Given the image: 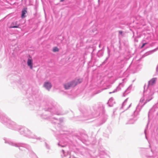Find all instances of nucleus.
Listing matches in <instances>:
<instances>
[{
	"label": "nucleus",
	"instance_id": "f257e3e1",
	"mask_svg": "<svg viewBox=\"0 0 158 158\" xmlns=\"http://www.w3.org/2000/svg\"><path fill=\"white\" fill-rule=\"evenodd\" d=\"M64 114L59 105L55 103L49 102L47 107L43 110V113L40 114V116L42 118L49 120L52 124H58V126H59L63 119L60 118L58 119L53 116L54 114L60 115Z\"/></svg>",
	"mask_w": 158,
	"mask_h": 158
},
{
	"label": "nucleus",
	"instance_id": "f03ea898",
	"mask_svg": "<svg viewBox=\"0 0 158 158\" xmlns=\"http://www.w3.org/2000/svg\"><path fill=\"white\" fill-rule=\"evenodd\" d=\"M93 109L94 111H92L89 108L84 109L82 110L81 116L78 117V120L85 123L91 122V121H89V120L99 115L102 108L101 106L95 105L93 107Z\"/></svg>",
	"mask_w": 158,
	"mask_h": 158
},
{
	"label": "nucleus",
	"instance_id": "7ed1b4c3",
	"mask_svg": "<svg viewBox=\"0 0 158 158\" xmlns=\"http://www.w3.org/2000/svg\"><path fill=\"white\" fill-rule=\"evenodd\" d=\"M5 143L9 145L18 148L20 151L22 152L26 151V150L31 151V148L29 144L23 143H16L10 139L4 138L3 139Z\"/></svg>",
	"mask_w": 158,
	"mask_h": 158
},
{
	"label": "nucleus",
	"instance_id": "20e7f679",
	"mask_svg": "<svg viewBox=\"0 0 158 158\" xmlns=\"http://www.w3.org/2000/svg\"><path fill=\"white\" fill-rule=\"evenodd\" d=\"M19 132L24 136L29 138L36 139L37 140H41V138L34 135L32 132L27 127L22 126L20 129Z\"/></svg>",
	"mask_w": 158,
	"mask_h": 158
},
{
	"label": "nucleus",
	"instance_id": "39448f33",
	"mask_svg": "<svg viewBox=\"0 0 158 158\" xmlns=\"http://www.w3.org/2000/svg\"><path fill=\"white\" fill-rule=\"evenodd\" d=\"M154 92L153 91L149 89H146V85L144 87V91L143 92V98H141V100L142 101H145L144 103H146L151 100L153 98V95Z\"/></svg>",
	"mask_w": 158,
	"mask_h": 158
},
{
	"label": "nucleus",
	"instance_id": "423d86ee",
	"mask_svg": "<svg viewBox=\"0 0 158 158\" xmlns=\"http://www.w3.org/2000/svg\"><path fill=\"white\" fill-rule=\"evenodd\" d=\"M6 121L3 120L2 119H1V121L3 123H5L6 124V126L9 128L15 131H19L21 127L22 126L18 125L15 122L11 121L10 119H8L7 118H5Z\"/></svg>",
	"mask_w": 158,
	"mask_h": 158
},
{
	"label": "nucleus",
	"instance_id": "0eeeda50",
	"mask_svg": "<svg viewBox=\"0 0 158 158\" xmlns=\"http://www.w3.org/2000/svg\"><path fill=\"white\" fill-rule=\"evenodd\" d=\"M99 156H97L96 158H110L109 153L103 149L99 150Z\"/></svg>",
	"mask_w": 158,
	"mask_h": 158
},
{
	"label": "nucleus",
	"instance_id": "6e6552de",
	"mask_svg": "<svg viewBox=\"0 0 158 158\" xmlns=\"http://www.w3.org/2000/svg\"><path fill=\"white\" fill-rule=\"evenodd\" d=\"M82 81L81 78H76L69 82L72 88L75 87L77 84L81 83Z\"/></svg>",
	"mask_w": 158,
	"mask_h": 158
},
{
	"label": "nucleus",
	"instance_id": "1a4fd4ad",
	"mask_svg": "<svg viewBox=\"0 0 158 158\" xmlns=\"http://www.w3.org/2000/svg\"><path fill=\"white\" fill-rule=\"evenodd\" d=\"M156 80V78H153L150 80L148 81V85L147 87L146 86V89H151L152 86L155 84Z\"/></svg>",
	"mask_w": 158,
	"mask_h": 158
},
{
	"label": "nucleus",
	"instance_id": "9d476101",
	"mask_svg": "<svg viewBox=\"0 0 158 158\" xmlns=\"http://www.w3.org/2000/svg\"><path fill=\"white\" fill-rule=\"evenodd\" d=\"M5 118H7L8 119H10L4 113L0 111V121L2 123L6 126V124L5 123H3L1 121V119H2L3 120H4L5 121H6Z\"/></svg>",
	"mask_w": 158,
	"mask_h": 158
},
{
	"label": "nucleus",
	"instance_id": "9b49d317",
	"mask_svg": "<svg viewBox=\"0 0 158 158\" xmlns=\"http://www.w3.org/2000/svg\"><path fill=\"white\" fill-rule=\"evenodd\" d=\"M44 86L48 91H49L52 87V85L50 82H47L44 83Z\"/></svg>",
	"mask_w": 158,
	"mask_h": 158
},
{
	"label": "nucleus",
	"instance_id": "f8f14e48",
	"mask_svg": "<svg viewBox=\"0 0 158 158\" xmlns=\"http://www.w3.org/2000/svg\"><path fill=\"white\" fill-rule=\"evenodd\" d=\"M137 118L136 117H134L133 118H131L126 123V124H134L137 120Z\"/></svg>",
	"mask_w": 158,
	"mask_h": 158
},
{
	"label": "nucleus",
	"instance_id": "ddd939ff",
	"mask_svg": "<svg viewBox=\"0 0 158 158\" xmlns=\"http://www.w3.org/2000/svg\"><path fill=\"white\" fill-rule=\"evenodd\" d=\"M124 86L123 83H121L119 84L118 86L117 87V88L115 89L113 92H110L109 94H111L112 93H114L117 92L118 91L120 90L122 87H123Z\"/></svg>",
	"mask_w": 158,
	"mask_h": 158
},
{
	"label": "nucleus",
	"instance_id": "4468645a",
	"mask_svg": "<svg viewBox=\"0 0 158 158\" xmlns=\"http://www.w3.org/2000/svg\"><path fill=\"white\" fill-rule=\"evenodd\" d=\"M27 65L30 67L31 69L33 68V61L32 59L28 58L27 60Z\"/></svg>",
	"mask_w": 158,
	"mask_h": 158
},
{
	"label": "nucleus",
	"instance_id": "2eb2a0df",
	"mask_svg": "<svg viewBox=\"0 0 158 158\" xmlns=\"http://www.w3.org/2000/svg\"><path fill=\"white\" fill-rule=\"evenodd\" d=\"M27 13V8H24L22 11V14L21 15V17L22 18H25L26 16V15Z\"/></svg>",
	"mask_w": 158,
	"mask_h": 158
},
{
	"label": "nucleus",
	"instance_id": "dca6fc26",
	"mask_svg": "<svg viewBox=\"0 0 158 158\" xmlns=\"http://www.w3.org/2000/svg\"><path fill=\"white\" fill-rule=\"evenodd\" d=\"M132 87V85H131L129 86L127 89L123 93V96H125L127 94L130 93V90L131 89Z\"/></svg>",
	"mask_w": 158,
	"mask_h": 158
},
{
	"label": "nucleus",
	"instance_id": "f3484780",
	"mask_svg": "<svg viewBox=\"0 0 158 158\" xmlns=\"http://www.w3.org/2000/svg\"><path fill=\"white\" fill-rule=\"evenodd\" d=\"M17 22L16 21L13 23L11 24L10 27V28H19V25L17 24Z\"/></svg>",
	"mask_w": 158,
	"mask_h": 158
},
{
	"label": "nucleus",
	"instance_id": "a211bd4d",
	"mask_svg": "<svg viewBox=\"0 0 158 158\" xmlns=\"http://www.w3.org/2000/svg\"><path fill=\"white\" fill-rule=\"evenodd\" d=\"M113 99L112 98H111L108 100V102H107L108 104L109 107H112L113 105Z\"/></svg>",
	"mask_w": 158,
	"mask_h": 158
},
{
	"label": "nucleus",
	"instance_id": "6ab92c4d",
	"mask_svg": "<svg viewBox=\"0 0 158 158\" xmlns=\"http://www.w3.org/2000/svg\"><path fill=\"white\" fill-rule=\"evenodd\" d=\"M64 88L66 89H69L72 88V87L70 85V83H69V82L67 83L64 84Z\"/></svg>",
	"mask_w": 158,
	"mask_h": 158
},
{
	"label": "nucleus",
	"instance_id": "aec40b11",
	"mask_svg": "<svg viewBox=\"0 0 158 158\" xmlns=\"http://www.w3.org/2000/svg\"><path fill=\"white\" fill-rule=\"evenodd\" d=\"M103 52L102 51V50H99L98 51V52L97 53V56L98 57H101L103 56Z\"/></svg>",
	"mask_w": 158,
	"mask_h": 158
},
{
	"label": "nucleus",
	"instance_id": "412c9836",
	"mask_svg": "<svg viewBox=\"0 0 158 158\" xmlns=\"http://www.w3.org/2000/svg\"><path fill=\"white\" fill-rule=\"evenodd\" d=\"M128 99V98H127V99H126L125 100L124 102H123L122 105V108H124V106L126 105Z\"/></svg>",
	"mask_w": 158,
	"mask_h": 158
},
{
	"label": "nucleus",
	"instance_id": "4be33fe9",
	"mask_svg": "<svg viewBox=\"0 0 158 158\" xmlns=\"http://www.w3.org/2000/svg\"><path fill=\"white\" fill-rule=\"evenodd\" d=\"M109 57L108 56L106 59L105 60L102 62V64L104 65L107 62V60H108Z\"/></svg>",
	"mask_w": 158,
	"mask_h": 158
},
{
	"label": "nucleus",
	"instance_id": "5701e85b",
	"mask_svg": "<svg viewBox=\"0 0 158 158\" xmlns=\"http://www.w3.org/2000/svg\"><path fill=\"white\" fill-rule=\"evenodd\" d=\"M58 135H59V136L62 137H65L66 135L65 133H62L61 132L60 133V134H58Z\"/></svg>",
	"mask_w": 158,
	"mask_h": 158
},
{
	"label": "nucleus",
	"instance_id": "b1692460",
	"mask_svg": "<svg viewBox=\"0 0 158 158\" xmlns=\"http://www.w3.org/2000/svg\"><path fill=\"white\" fill-rule=\"evenodd\" d=\"M59 51V49L57 47H55L54 48H53V51L54 52H58Z\"/></svg>",
	"mask_w": 158,
	"mask_h": 158
},
{
	"label": "nucleus",
	"instance_id": "393cba45",
	"mask_svg": "<svg viewBox=\"0 0 158 158\" xmlns=\"http://www.w3.org/2000/svg\"><path fill=\"white\" fill-rule=\"evenodd\" d=\"M107 52H108V56H109V57H110V51L109 49V48L108 47H107Z\"/></svg>",
	"mask_w": 158,
	"mask_h": 158
},
{
	"label": "nucleus",
	"instance_id": "a878e982",
	"mask_svg": "<svg viewBox=\"0 0 158 158\" xmlns=\"http://www.w3.org/2000/svg\"><path fill=\"white\" fill-rule=\"evenodd\" d=\"M148 129V124L147 125V127H146V128L144 131V133L145 134V137H146V138L147 139V136H146V130Z\"/></svg>",
	"mask_w": 158,
	"mask_h": 158
},
{
	"label": "nucleus",
	"instance_id": "bb28decb",
	"mask_svg": "<svg viewBox=\"0 0 158 158\" xmlns=\"http://www.w3.org/2000/svg\"><path fill=\"white\" fill-rule=\"evenodd\" d=\"M45 145L47 148L48 149H50V146L48 145L46 143H45Z\"/></svg>",
	"mask_w": 158,
	"mask_h": 158
},
{
	"label": "nucleus",
	"instance_id": "cd10ccee",
	"mask_svg": "<svg viewBox=\"0 0 158 158\" xmlns=\"http://www.w3.org/2000/svg\"><path fill=\"white\" fill-rule=\"evenodd\" d=\"M147 44H148L147 43H143L141 48H143L145 45Z\"/></svg>",
	"mask_w": 158,
	"mask_h": 158
},
{
	"label": "nucleus",
	"instance_id": "c85d7f7f",
	"mask_svg": "<svg viewBox=\"0 0 158 158\" xmlns=\"http://www.w3.org/2000/svg\"><path fill=\"white\" fill-rule=\"evenodd\" d=\"M119 32V35H122L123 34V32L122 31H118Z\"/></svg>",
	"mask_w": 158,
	"mask_h": 158
},
{
	"label": "nucleus",
	"instance_id": "c756f323",
	"mask_svg": "<svg viewBox=\"0 0 158 158\" xmlns=\"http://www.w3.org/2000/svg\"><path fill=\"white\" fill-rule=\"evenodd\" d=\"M131 104L129 106H128L126 109L125 110H127L128 109V108H129L131 106Z\"/></svg>",
	"mask_w": 158,
	"mask_h": 158
},
{
	"label": "nucleus",
	"instance_id": "7c9ffc66",
	"mask_svg": "<svg viewBox=\"0 0 158 158\" xmlns=\"http://www.w3.org/2000/svg\"><path fill=\"white\" fill-rule=\"evenodd\" d=\"M153 52V51H152L151 52H148V54H150V53Z\"/></svg>",
	"mask_w": 158,
	"mask_h": 158
},
{
	"label": "nucleus",
	"instance_id": "2f4dec72",
	"mask_svg": "<svg viewBox=\"0 0 158 158\" xmlns=\"http://www.w3.org/2000/svg\"><path fill=\"white\" fill-rule=\"evenodd\" d=\"M156 71L157 73H158V66L156 68Z\"/></svg>",
	"mask_w": 158,
	"mask_h": 158
},
{
	"label": "nucleus",
	"instance_id": "473e14b6",
	"mask_svg": "<svg viewBox=\"0 0 158 158\" xmlns=\"http://www.w3.org/2000/svg\"><path fill=\"white\" fill-rule=\"evenodd\" d=\"M106 118H105V119H104V121H103V123H104L105 121H106Z\"/></svg>",
	"mask_w": 158,
	"mask_h": 158
},
{
	"label": "nucleus",
	"instance_id": "72a5a7b5",
	"mask_svg": "<svg viewBox=\"0 0 158 158\" xmlns=\"http://www.w3.org/2000/svg\"><path fill=\"white\" fill-rule=\"evenodd\" d=\"M101 44H99V48H100V47H101Z\"/></svg>",
	"mask_w": 158,
	"mask_h": 158
},
{
	"label": "nucleus",
	"instance_id": "f704fd0d",
	"mask_svg": "<svg viewBox=\"0 0 158 158\" xmlns=\"http://www.w3.org/2000/svg\"><path fill=\"white\" fill-rule=\"evenodd\" d=\"M1 67V64H0V68Z\"/></svg>",
	"mask_w": 158,
	"mask_h": 158
}]
</instances>
